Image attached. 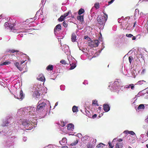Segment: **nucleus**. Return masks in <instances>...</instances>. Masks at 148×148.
I'll return each mask as SVG.
<instances>
[{
  "label": "nucleus",
  "mask_w": 148,
  "mask_h": 148,
  "mask_svg": "<svg viewBox=\"0 0 148 148\" xmlns=\"http://www.w3.org/2000/svg\"><path fill=\"white\" fill-rule=\"evenodd\" d=\"M36 108L33 107L28 106L19 109L16 114V126L19 125L29 126L27 130H31L36 126L37 119L35 112Z\"/></svg>",
  "instance_id": "f257e3e1"
},
{
  "label": "nucleus",
  "mask_w": 148,
  "mask_h": 148,
  "mask_svg": "<svg viewBox=\"0 0 148 148\" xmlns=\"http://www.w3.org/2000/svg\"><path fill=\"white\" fill-rule=\"evenodd\" d=\"M13 123L12 118L8 117L6 118L1 125V126L3 127V129L0 132V136L10 135L11 134V130L10 128L13 126L12 125Z\"/></svg>",
  "instance_id": "f03ea898"
},
{
  "label": "nucleus",
  "mask_w": 148,
  "mask_h": 148,
  "mask_svg": "<svg viewBox=\"0 0 148 148\" xmlns=\"http://www.w3.org/2000/svg\"><path fill=\"white\" fill-rule=\"evenodd\" d=\"M120 79H117L112 84L111 83L108 86V88L113 92H118L121 86Z\"/></svg>",
  "instance_id": "7ed1b4c3"
},
{
  "label": "nucleus",
  "mask_w": 148,
  "mask_h": 148,
  "mask_svg": "<svg viewBox=\"0 0 148 148\" xmlns=\"http://www.w3.org/2000/svg\"><path fill=\"white\" fill-rule=\"evenodd\" d=\"M103 14L105 16L100 15L98 16L97 18V21L100 27L101 28H103L108 18V15L104 12Z\"/></svg>",
  "instance_id": "20e7f679"
},
{
  "label": "nucleus",
  "mask_w": 148,
  "mask_h": 148,
  "mask_svg": "<svg viewBox=\"0 0 148 148\" xmlns=\"http://www.w3.org/2000/svg\"><path fill=\"white\" fill-rule=\"evenodd\" d=\"M47 104H50L49 101L45 99L40 100L38 103L36 111H43Z\"/></svg>",
  "instance_id": "39448f33"
},
{
  "label": "nucleus",
  "mask_w": 148,
  "mask_h": 148,
  "mask_svg": "<svg viewBox=\"0 0 148 148\" xmlns=\"http://www.w3.org/2000/svg\"><path fill=\"white\" fill-rule=\"evenodd\" d=\"M42 86L40 84H36L32 89V92L34 97H36L37 98L40 95V93L39 91L41 90Z\"/></svg>",
  "instance_id": "423d86ee"
},
{
  "label": "nucleus",
  "mask_w": 148,
  "mask_h": 148,
  "mask_svg": "<svg viewBox=\"0 0 148 148\" xmlns=\"http://www.w3.org/2000/svg\"><path fill=\"white\" fill-rule=\"evenodd\" d=\"M4 26L6 28H7V29H10L12 32H14L19 33V31L18 29H15V27L13 24H10L8 22H6L5 23Z\"/></svg>",
  "instance_id": "0eeeda50"
},
{
  "label": "nucleus",
  "mask_w": 148,
  "mask_h": 148,
  "mask_svg": "<svg viewBox=\"0 0 148 148\" xmlns=\"http://www.w3.org/2000/svg\"><path fill=\"white\" fill-rule=\"evenodd\" d=\"M12 56V59H10L9 60H7L2 62H1L0 65H9L11 63V62H14L16 60L17 58L14 56Z\"/></svg>",
  "instance_id": "6e6552de"
},
{
  "label": "nucleus",
  "mask_w": 148,
  "mask_h": 148,
  "mask_svg": "<svg viewBox=\"0 0 148 148\" xmlns=\"http://www.w3.org/2000/svg\"><path fill=\"white\" fill-rule=\"evenodd\" d=\"M70 14H71V10L65 13L63 15H61L60 17L58 18V21H63L64 19Z\"/></svg>",
  "instance_id": "1a4fd4ad"
},
{
  "label": "nucleus",
  "mask_w": 148,
  "mask_h": 148,
  "mask_svg": "<svg viewBox=\"0 0 148 148\" xmlns=\"http://www.w3.org/2000/svg\"><path fill=\"white\" fill-rule=\"evenodd\" d=\"M10 53H14L15 52H18V53L17 54L18 55H19L20 56H23L22 57L23 58L25 57L26 58H28V56H27L26 54H23V53L21 52H19L18 50H10Z\"/></svg>",
  "instance_id": "9d476101"
},
{
  "label": "nucleus",
  "mask_w": 148,
  "mask_h": 148,
  "mask_svg": "<svg viewBox=\"0 0 148 148\" xmlns=\"http://www.w3.org/2000/svg\"><path fill=\"white\" fill-rule=\"evenodd\" d=\"M61 26L60 24H58L56 25L54 30V34L56 36L58 35V32L61 29Z\"/></svg>",
  "instance_id": "9b49d317"
},
{
  "label": "nucleus",
  "mask_w": 148,
  "mask_h": 148,
  "mask_svg": "<svg viewBox=\"0 0 148 148\" xmlns=\"http://www.w3.org/2000/svg\"><path fill=\"white\" fill-rule=\"evenodd\" d=\"M13 145V143L10 141V139H9L4 144V148H10Z\"/></svg>",
  "instance_id": "f8f14e48"
},
{
  "label": "nucleus",
  "mask_w": 148,
  "mask_h": 148,
  "mask_svg": "<svg viewBox=\"0 0 148 148\" xmlns=\"http://www.w3.org/2000/svg\"><path fill=\"white\" fill-rule=\"evenodd\" d=\"M26 60H23L21 61L20 64H19L18 62H16V63H14V64L19 70L21 71L22 70V67L21 66L22 64L24 63L25 61Z\"/></svg>",
  "instance_id": "ddd939ff"
},
{
  "label": "nucleus",
  "mask_w": 148,
  "mask_h": 148,
  "mask_svg": "<svg viewBox=\"0 0 148 148\" xmlns=\"http://www.w3.org/2000/svg\"><path fill=\"white\" fill-rule=\"evenodd\" d=\"M99 42L98 40L92 41L90 43V44L91 45V46L92 47H97L99 45Z\"/></svg>",
  "instance_id": "4468645a"
},
{
  "label": "nucleus",
  "mask_w": 148,
  "mask_h": 148,
  "mask_svg": "<svg viewBox=\"0 0 148 148\" xmlns=\"http://www.w3.org/2000/svg\"><path fill=\"white\" fill-rule=\"evenodd\" d=\"M14 97L15 98L18 99L22 100L23 98V95L22 91L21 90H20L19 92V96H17L16 95H14Z\"/></svg>",
  "instance_id": "2eb2a0df"
},
{
  "label": "nucleus",
  "mask_w": 148,
  "mask_h": 148,
  "mask_svg": "<svg viewBox=\"0 0 148 148\" xmlns=\"http://www.w3.org/2000/svg\"><path fill=\"white\" fill-rule=\"evenodd\" d=\"M60 133L62 134H67L68 132V130L67 129V127H65L64 128H61L60 130Z\"/></svg>",
  "instance_id": "dca6fc26"
},
{
  "label": "nucleus",
  "mask_w": 148,
  "mask_h": 148,
  "mask_svg": "<svg viewBox=\"0 0 148 148\" xmlns=\"http://www.w3.org/2000/svg\"><path fill=\"white\" fill-rule=\"evenodd\" d=\"M110 107L107 104H104L103 105V109L105 112H108L110 110Z\"/></svg>",
  "instance_id": "f3484780"
},
{
  "label": "nucleus",
  "mask_w": 148,
  "mask_h": 148,
  "mask_svg": "<svg viewBox=\"0 0 148 148\" xmlns=\"http://www.w3.org/2000/svg\"><path fill=\"white\" fill-rule=\"evenodd\" d=\"M139 16V10L136 9L135 10V13L134 14V18L135 20L137 18V17H138Z\"/></svg>",
  "instance_id": "a211bd4d"
},
{
  "label": "nucleus",
  "mask_w": 148,
  "mask_h": 148,
  "mask_svg": "<svg viewBox=\"0 0 148 148\" xmlns=\"http://www.w3.org/2000/svg\"><path fill=\"white\" fill-rule=\"evenodd\" d=\"M66 127L68 131L73 130L74 129V125L72 124H69Z\"/></svg>",
  "instance_id": "6ab92c4d"
},
{
  "label": "nucleus",
  "mask_w": 148,
  "mask_h": 148,
  "mask_svg": "<svg viewBox=\"0 0 148 148\" xmlns=\"http://www.w3.org/2000/svg\"><path fill=\"white\" fill-rule=\"evenodd\" d=\"M9 56H10L8 55L4 56L1 59V62H2L6 60H7L9 58Z\"/></svg>",
  "instance_id": "aec40b11"
},
{
  "label": "nucleus",
  "mask_w": 148,
  "mask_h": 148,
  "mask_svg": "<svg viewBox=\"0 0 148 148\" xmlns=\"http://www.w3.org/2000/svg\"><path fill=\"white\" fill-rule=\"evenodd\" d=\"M67 142V139L65 138H63L61 140L59 141L60 144L61 145H64Z\"/></svg>",
  "instance_id": "412c9836"
},
{
  "label": "nucleus",
  "mask_w": 148,
  "mask_h": 148,
  "mask_svg": "<svg viewBox=\"0 0 148 148\" xmlns=\"http://www.w3.org/2000/svg\"><path fill=\"white\" fill-rule=\"evenodd\" d=\"M123 144L122 143H117L115 146V148H122L123 147Z\"/></svg>",
  "instance_id": "4be33fe9"
},
{
  "label": "nucleus",
  "mask_w": 148,
  "mask_h": 148,
  "mask_svg": "<svg viewBox=\"0 0 148 148\" xmlns=\"http://www.w3.org/2000/svg\"><path fill=\"white\" fill-rule=\"evenodd\" d=\"M141 32L145 34H147L148 33V28L147 26L143 28Z\"/></svg>",
  "instance_id": "5701e85b"
},
{
  "label": "nucleus",
  "mask_w": 148,
  "mask_h": 148,
  "mask_svg": "<svg viewBox=\"0 0 148 148\" xmlns=\"http://www.w3.org/2000/svg\"><path fill=\"white\" fill-rule=\"evenodd\" d=\"M76 36L75 33H73L72 34L71 39V40L73 42H75L76 40Z\"/></svg>",
  "instance_id": "b1692460"
},
{
  "label": "nucleus",
  "mask_w": 148,
  "mask_h": 148,
  "mask_svg": "<svg viewBox=\"0 0 148 148\" xmlns=\"http://www.w3.org/2000/svg\"><path fill=\"white\" fill-rule=\"evenodd\" d=\"M37 80L43 82L45 80V78L43 75L39 76L37 78Z\"/></svg>",
  "instance_id": "393cba45"
},
{
  "label": "nucleus",
  "mask_w": 148,
  "mask_h": 148,
  "mask_svg": "<svg viewBox=\"0 0 148 148\" xmlns=\"http://www.w3.org/2000/svg\"><path fill=\"white\" fill-rule=\"evenodd\" d=\"M144 105L143 104H140L137 108V109L138 110H143L145 108Z\"/></svg>",
  "instance_id": "a878e982"
},
{
  "label": "nucleus",
  "mask_w": 148,
  "mask_h": 148,
  "mask_svg": "<svg viewBox=\"0 0 148 148\" xmlns=\"http://www.w3.org/2000/svg\"><path fill=\"white\" fill-rule=\"evenodd\" d=\"M71 67L69 69L70 70H72L74 69L76 66V65L75 64L72 63L70 64Z\"/></svg>",
  "instance_id": "bb28decb"
},
{
  "label": "nucleus",
  "mask_w": 148,
  "mask_h": 148,
  "mask_svg": "<svg viewBox=\"0 0 148 148\" xmlns=\"http://www.w3.org/2000/svg\"><path fill=\"white\" fill-rule=\"evenodd\" d=\"M124 132L126 134L127 133V134H130L132 135H135V133L133 131H128V130H126V131H125Z\"/></svg>",
  "instance_id": "cd10ccee"
},
{
  "label": "nucleus",
  "mask_w": 148,
  "mask_h": 148,
  "mask_svg": "<svg viewBox=\"0 0 148 148\" xmlns=\"http://www.w3.org/2000/svg\"><path fill=\"white\" fill-rule=\"evenodd\" d=\"M77 18L78 20L80 21L81 22H83L84 20L83 16H78L77 17Z\"/></svg>",
  "instance_id": "c85d7f7f"
},
{
  "label": "nucleus",
  "mask_w": 148,
  "mask_h": 148,
  "mask_svg": "<svg viewBox=\"0 0 148 148\" xmlns=\"http://www.w3.org/2000/svg\"><path fill=\"white\" fill-rule=\"evenodd\" d=\"M65 123L63 120H60L58 123V124L62 127L65 125Z\"/></svg>",
  "instance_id": "c756f323"
},
{
  "label": "nucleus",
  "mask_w": 148,
  "mask_h": 148,
  "mask_svg": "<svg viewBox=\"0 0 148 148\" xmlns=\"http://www.w3.org/2000/svg\"><path fill=\"white\" fill-rule=\"evenodd\" d=\"M53 66L51 65H49L47 67V69L49 71H52L53 70Z\"/></svg>",
  "instance_id": "7c9ffc66"
},
{
  "label": "nucleus",
  "mask_w": 148,
  "mask_h": 148,
  "mask_svg": "<svg viewBox=\"0 0 148 148\" xmlns=\"http://www.w3.org/2000/svg\"><path fill=\"white\" fill-rule=\"evenodd\" d=\"M131 72L132 74V77H133L134 78H135L136 76L135 73L136 72V71L134 69H133L131 70Z\"/></svg>",
  "instance_id": "2f4dec72"
},
{
  "label": "nucleus",
  "mask_w": 148,
  "mask_h": 148,
  "mask_svg": "<svg viewBox=\"0 0 148 148\" xmlns=\"http://www.w3.org/2000/svg\"><path fill=\"white\" fill-rule=\"evenodd\" d=\"M72 110L74 112H77L78 111L77 107L75 106H74L72 108Z\"/></svg>",
  "instance_id": "473e14b6"
},
{
  "label": "nucleus",
  "mask_w": 148,
  "mask_h": 148,
  "mask_svg": "<svg viewBox=\"0 0 148 148\" xmlns=\"http://www.w3.org/2000/svg\"><path fill=\"white\" fill-rule=\"evenodd\" d=\"M65 48L66 49V50L64 49V52L66 54H67L68 53H69V47L67 45H65Z\"/></svg>",
  "instance_id": "72a5a7b5"
},
{
  "label": "nucleus",
  "mask_w": 148,
  "mask_h": 148,
  "mask_svg": "<svg viewBox=\"0 0 148 148\" xmlns=\"http://www.w3.org/2000/svg\"><path fill=\"white\" fill-rule=\"evenodd\" d=\"M84 12V9L82 8L80 9L79 11L78 12V14L79 15L82 14Z\"/></svg>",
  "instance_id": "f704fd0d"
},
{
  "label": "nucleus",
  "mask_w": 148,
  "mask_h": 148,
  "mask_svg": "<svg viewBox=\"0 0 148 148\" xmlns=\"http://www.w3.org/2000/svg\"><path fill=\"white\" fill-rule=\"evenodd\" d=\"M94 7L96 9H98L99 8V4L98 3H96L95 4Z\"/></svg>",
  "instance_id": "c9c22d12"
},
{
  "label": "nucleus",
  "mask_w": 148,
  "mask_h": 148,
  "mask_svg": "<svg viewBox=\"0 0 148 148\" xmlns=\"http://www.w3.org/2000/svg\"><path fill=\"white\" fill-rule=\"evenodd\" d=\"M128 142L131 143H133L135 142V140L132 138V139L131 140H130V139H129Z\"/></svg>",
  "instance_id": "e433bc0d"
},
{
  "label": "nucleus",
  "mask_w": 148,
  "mask_h": 148,
  "mask_svg": "<svg viewBox=\"0 0 148 148\" xmlns=\"http://www.w3.org/2000/svg\"><path fill=\"white\" fill-rule=\"evenodd\" d=\"M92 104L96 105L97 106H98L99 105L97 103V101L96 100H93L92 101Z\"/></svg>",
  "instance_id": "4c0bfd02"
},
{
  "label": "nucleus",
  "mask_w": 148,
  "mask_h": 148,
  "mask_svg": "<svg viewBox=\"0 0 148 148\" xmlns=\"http://www.w3.org/2000/svg\"><path fill=\"white\" fill-rule=\"evenodd\" d=\"M143 82H145V81L143 80L139 81L137 82V84L141 85L143 84Z\"/></svg>",
  "instance_id": "58836bf2"
},
{
  "label": "nucleus",
  "mask_w": 148,
  "mask_h": 148,
  "mask_svg": "<svg viewBox=\"0 0 148 148\" xmlns=\"http://www.w3.org/2000/svg\"><path fill=\"white\" fill-rule=\"evenodd\" d=\"M103 146H104V145L103 144L101 143L99 144L97 146V147L98 148H99L101 147H103Z\"/></svg>",
  "instance_id": "ea45409f"
},
{
  "label": "nucleus",
  "mask_w": 148,
  "mask_h": 148,
  "mask_svg": "<svg viewBox=\"0 0 148 148\" xmlns=\"http://www.w3.org/2000/svg\"><path fill=\"white\" fill-rule=\"evenodd\" d=\"M78 142V140H76L73 143H71V145L72 146L75 145Z\"/></svg>",
  "instance_id": "a19ab883"
},
{
  "label": "nucleus",
  "mask_w": 148,
  "mask_h": 148,
  "mask_svg": "<svg viewBox=\"0 0 148 148\" xmlns=\"http://www.w3.org/2000/svg\"><path fill=\"white\" fill-rule=\"evenodd\" d=\"M87 148H92V145L90 143L87 144L86 145Z\"/></svg>",
  "instance_id": "79ce46f5"
},
{
  "label": "nucleus",
  "mask_w": 148,
  "mask_h": 148,
  "mask_svg": "<svg viewBox=\"0 0 148 148\" xmlns=\"http://www.w3.org/2000/svg\"><path fill=\"white\" fill-rule=\"evenodd\" d=\"M133 60V58L131 56H130L129 57V62L130 64L132 63Z\"/></svg>",
  "instance_id": "37998d69"
},
{
  "label": "nucleus",
  "mask_w": 148,
  "mask_h": 148,
  "mask_svg": "<svg viewBox=\"0 0 148 148\" xmlns=\"http://www.w3.org/2000/svg\"><path fill=\"white\" fill-rule=\"evenodd\" d=\"M53 145H49L48 146H46L45 148H53Z\"/></svg>",
  "instance_id": "c03bdc74"
},
{
  "label": "nucleus",
  "mask_w": 148,
  "mask_h": 148,
  "mask_svg": "<svg viewBox=\"0 0 148 148\" xmlns=\"http://www.w3.org/2000/svg\"><path fill=\"white\" fill-rule=\"evenodd\" d=\"M60 63L64 64H66V62L64 60H61L60 61Z\"/></svg>",
  "instance_id": "a18cd8bd"
},
{
  "label": "nucleus",
  "mask_w": 148,
  "mask_h": 148,
  "mask_svg": "<svg viewBox=\"0 0 148 148\" xmlns=\"http://www.w3.org/2000/svg\"><path fill=\"white\" fill-rule=\"evenodd\" d=\"M126 36L128 37L131 38L132 37L133 35L131 34H127Z\"/></svg>",
  "instance_id": "49530a36"
},
{
  "label": "nucleus",
  "mask_w": 148,
  "mask_h": 148,
  "mask_svg": "<svg viewBox=\"0 0 148 148\" xmlns=\"http://www.w3.org/2000/svg\"><path fill=\"white\" fill-rule=\"evenodd\" d=\"M130 87H131L132 89L134 90V85L133 84H130Z\"/></svg>",
  "instance_id": "de8ad7c7"
},
{
  "label": "nucleus",
  "mask_w": 148,
  "mask_h": 148,
  "mask_svg": "<svg viewBox=\"0 0 148 148\" xmlns=\"http://www.w3.org/2000/svg\"><path fill=\"white\" fill-rule=\"evenodd\" d=\"M63 25L65 27H66L67 26V24L64 21L63 22Z\"/></svg>",
  "instance_id": "09e8293b"
},
{
  "label": "nucleus",
  "mask_w": 148,
  "mask_h": 148,
  "mask_svg": "<svg viewBox=\"0 0 148 148\" xmlns=\"http://www.w3.org/2000/svg\"><path fill=\"white\" fill-rule=\"evenodd\" d=\"M108 144L109 145V146L110 147V148H113V146L112 145L110 141H109L108 142Z\"/></svg>",
  "instance_id": "8fccbe9b"
},
{
  "label": "nucleus",
  "mask_w": 148,
  "mask_h": 148,
  "mask_svg": "<svg viewBox=\"0 0 148 148\" xmlns=\"http://www.w3.org/2000/svg\"><path fill=\"white\" fill-rule=\"evenodd\" d=\"M27 139V138L26 137L24 136L23 138V141H26Z\"/></svg>",
  "instance_id": "3c124183"
},
{
  "label": "nucleus",
  "mask_w": 148,
  "mask_h": 148,
  "mask_svg": "<svg viewBox=\"0 0 148 148\" xmlns=\"http://www.w3.org/2000/svg\"><path fill=\"white\" fill-rule=\"evenodd\" d=\"M130 84L129 85H126L125 86L124 88H126V89H128L129 88H130Z\"/></svg>",
  "instance_id": "603ef678"
},
{
  "label": "nucleus",
  "mask_w": 148,
  "mask_h": 148,
  "mask_svg": "<svg viewBox=\"0 0 148 148\" xmlns=\"http://www.w3.org/2000/svg\"><path fill=\"white\" fill-rule=\"evenodd\" d=\"M77 136L79 138H81L82 137V135L81 134L79 133L77 134Z\"/></svg>",
  "instance_id": "864d4df0"
},
{
  "label": "nucleus",
  "mask_w": 148,
  "mask_h": 148,
  "mask_svg": "<svg viewBox=\"0 0 148 148\" xmlns=\"http://www.w3.org/2000/svg\"><path fill=\"white\" fill-rule=\"evenodd\" d=\"M64 86H60V89L62 90H64Z\"/></svg>",
  "instance_id": "5fc2aeb1"
},
{
  "label": "nucleus",
  "mask_w": 148,
  "mask_h": 148,
  "mask_svg": "<svg viewBox=\"0 0 148 148\" xmlns=\"http://www.w3.org/2000/svg\"><path fill=\"white\" fill-rule=\"evenodd\" d=\"M114 1V0H111L110 1H109L108 2V3L109 4H110L112 3Z\"/></svg>",
  "instance_id": "6e6d98bb"
},
{
  "label": "nucleus",
  "mask_w": 148,
  "mask_h": 148,
  "mask_svg": "<svg viewBox=\"0 0 148 148\" xmlns=\"http://www.w3.org/2000/svg\"><path fill=\"white\" fill-rule=\"evenodd\" d=\"M148 0H139L138 3H141L142 1H147Z\"/></svg>",
  "instance_id": "4d7b16f0"
},
{
  "label": "nucleus",
  "mask_w": 148,
  "mask_h": 148,
  "mask_svg": "<svg viewBox=\"0 0 148 148\" xmlns=\"http://www.w3.org/2000/svg\"><path fill=\"white\" fill-rule=\"evenodd\" d=\"M88 136L87 135H85L84 137V138L85 140L87 139H88Z\"/></svg>",
  "instance_id": "13d9d810"
},
{
  "label": "nucleus",
  "mask_w": 148,
  "mask_h": 148,
  "mask_svg": "<svg viewBox=\"0 0 148 148\" xmlns=\"http://www.w3.org/2000/svg\"><path fill=\"white\" fill-rule=\"evenodd\" d=\"M117 141L119 142L120 143V142H122L123 141L122 139L120 138L119 139L117 140Z\"/></svg>",
  "instance_id": "bf43d9fd"
},
{
  "label": "nucleus",
  "mask_w": 148,
  "mask_h": 148,
  "mask_svg": "<svg viewBox=\"0 0 148 148\" xmlns=\"http://www.w3.org/2000/svg\"><path fill=\"white\" fill-rule=\"evenodd\" d=\"M145 122L147 123H148V116H147V118H146L145 120Z\"/></svg>",
  "instance_id": "052dcab7"
},
{
  "label": "nucleus",
  "mask_w": 148,
  "mask_h": 148,
  "mask_svg": "<svg viewBox=\"0 0 148 148\" xmlns=\"http://www.w3.org/2000/svg\"><path fill=\"white\" fill-rule=\"evenodd\" d=\"M136 36H133L132 37V40H135L136 39Z\"/></svg>",
  "instance_id": "680f3d73"
},
{
  "label": "nucleus",
  "mask_w": 148,
  "mask_h": 148,
  "mask_svg": "<svg viewBox=\"0 0 148 148\" xmlns=\"http://www.w3.org/2000/svg\"><path fill=\"white\" fill-rule=\"evenodd\" d=\"M83 84H88V82L87 81H85L83 82Z\"/></svg>",
  "instance_id": "e2e57ef3"
},
{
  "label": "nucleus",
  "mask_w": 148,
  "mask_h": 148,
  "mask_svg": "<svg viewBox=\"0 0 148 148\" xmlns=\"http://www.w3.org/2000/svg\"><path fill=\"white\" fill-rule=\"evenodd\" d=\"M58 102H57L56 103H55V106H54V108H54L55 107L57 106L58 105Z\"/></svg>",
  "instance_id": "0e129e2a"
},
{
  "label": "nucleus",
  "mask_w": 148,
  "mask_h": 148,
  "mask_svg": "<svg viewBox=\"0 0 148 148\" xmlns=\"http://www.w3.org/2000/svg\"><path fill=\"white\" fill-rule=\"evenodd\" d=\"M45 2V0H42L41 1V4L42 5H43V4Z\"/></svg>",
  "instance_id": "69168bd1"
},
{
  "label": "nucleus",
  "mask_w": 148,
  "mask_h": 148,
  "mask_svg": "<svg viewBox=\"0 0 148 148\" xmlns=\"http://www.w3.org/2000/svg\"><path fill=\"white\" fill-rule=\"evenodd\" d=\"M78 47H79V49L80 50H81V49H80V45L78 43Z\"/></svg>",
  "instance_id": "338daca9"
},
{
  "label": "nucleus",
  "mask_w": 148,
  "mask_h": 148,
  "mask_svg": "<svg viewBox=\"0 0 148 148\" xmlns=\"http://www.w3.org/2000/svg\"><path fill=\"white\" fill-rule=\"evenodd\" d=\"M63 148H68V147L66 146H64Z\"/></svg>",
  "instance_id": "774afa93"
}]
</instances>
